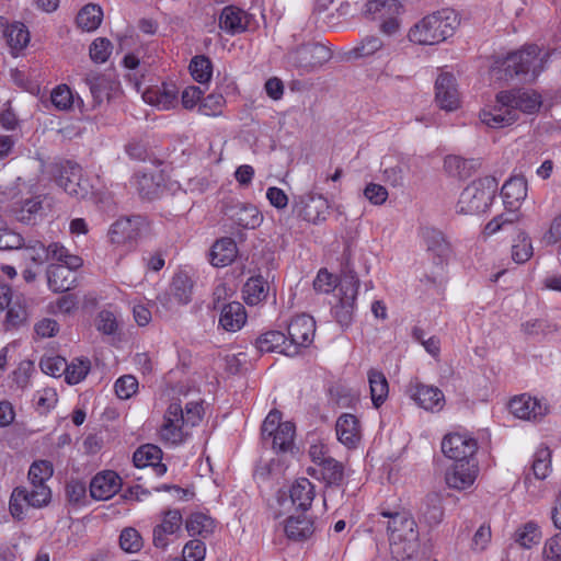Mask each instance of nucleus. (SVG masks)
<instances>
[{"label":"nucleus","instance_id":"obj_63","mask_svg":"<svg viewBox=\"0 0 561 561\" xmlns=\"http://www.w3.org/2000/svg\"><path fill=\"white\" fill-rule=\"evenodd\" d=\"M422 514L430 525H437L443 520L444 508L437 496L427 497L426 507Z\"/></svg>","mask_w":561,"mask_h":561},{"label":"nucleus","instance_id":"obj_12","mask_svg":"<svg viewBox=\"0 0 561 561\" xmlns=\"http://www.w3.org/2000/svg\"><path fill=\"white\" fill-rule=\"evenodd\" d=\"M497 101L504 105L525 114H534L539 111L542 105V99L539 93L534 90L515 89L510 91H501L497 93Z\"/></svg>","mask_w":561,"mask_h":561},{"label":"nucleus","instance_id":"obj_51","mask_svg":"<svg viewBox=\"0 0 561 561\" xmlns=\"http://www.w3.org/2000/svg\"><path fill=\"white\" fill-rule=\"evenodd\" d=\"M41 209L42 201L38 196L28 198L23 202L20 208L15 209V218L25 225L34 224L35 217Z\"/></svg>","mask_w":561,"mask_h":561},{"label":"nucleus","instance_id":"obj_39","mask_svg":"<svg viewBox=\"0 0 561 561\" xmlns=\"http://www.w3.org/2000/svg\"><path fill=\"white\" fill-rule=\"evenodd\" d=\"M170 291L180 305H187L192 300L193 280L184 273H176L171 282Z\"/></svg>","mask_w":561,"mask_h":561},{"label":"nucleus","instance_id":"obj_53","mask_svg":"<svg viewBox=\"0 0 561 561\" xmlns=\"http://www.w3.org/2000/svg\"><path fill=\"white\" fill-rule=\"evenodd\" d=\"M515 540L523 548H531L540 541V530L534 522H528L525 526L515 533Z\"/></svg>","mask_w":561,"mask_h":561},{"label":"nucleus","instance_id":"obj_20","mask_svg":"<svg viewBox=\"0 0 561 561\" xmlns=\"http://www.w3.org/2000/svg\"><path fill=\"white\" fill-rule=\"evenodd\" d=\"M510 412L522 420H537L547 414V407L538 399L526 393L513 398L508 403Z\"/></svg>","mask_w":561,"mask_h":561},{"label":"nucleus","instance_id":"obj_4","mask_svg":"<svg viewBox=\"0 0 561 561\" xmlns=\"http://www.w3.org/2000/svg\"><path fill=\"white\" fill-rule=\"evenodd\" d=\"M332 49L320 42L310 41L290 47L285 60L288 67L297 70L298 75L311 73L332 58Z\"/></svg>","mask_w":561,"mask_h":561},{"label":"nucleus","instance_id":"obj_31","mask_svg":"<svg viewBox=\"0 0 561 561\" xmlns=\"http://www.w3.org/2000/svg\"><path fill=\"white\" fill-rule=\"evenodd\" d=\"M247 322L245 308L241 302L231 301L224 305L219 317V325L228 332L239 331Z\"/></svg>","mask_w":561,"mask_h":561},{"label":"nucleus","instance_id":"obj_3","mask_svg":"<svg viewBox=\"0 0 561 561\" xmlns=\"http://www.w3.org/2000/svg\"><path fill=\"white\" fill-rule=\"evenodd\" d=\"M497 186V180L491 175L472 181L460 193L457 203L458 213L465 215L485 213L495 198Z\"/></svg>","mask_w":561,"mask_h":561},{"label":"nucleus","instance_id":"obj_48","mask_svg":"<svg viewBox=\"0 0 561 561\" xmlns=\"http://www.w3.org/2000/svg\"><path fill=\"white\" fill-rule=\"evenodd\" d=\"M25 502L28 506L41 508L44 505H35L33 500L31 499L30 491L24 486H16L11 494L9 502V510L11 515L16 519L23 518V505Z\"/></svg>","mask_w":561,"mask_h":561},{"label":"nucleus","instance_id":"obj_36","mask_svg":"<svg viewBox=\"0 0 561 561\" xmlns=\"http://www.w3.org/2000/svg\"><path fill=\"white\" fill-rule=\"evenodd\" d=\"M295 433L296 427L294 423L283 422L276 433L271 436L267 445H271L275 451H289L294 446Z\"/></svg>","mask_w":561,"mask_h":561},{"label":"nucleus","instance_id":"obj_41","mask_svg":"<svg viewBox=\"0 0 561 561\" xmlns=\"http://www.w3.org/2000/svg\"><path fill=\"white\" fill-rule=\"evenodd\" d=\"M103 19V11L96 4H87L78 13L76 22L78 27L83 31L91 32L96 30Z\"/></svg>","mask_w":561,"mask_h":561},{"label":"nucleus","instance_id":"obj_43","mask_svg":"<svg viewBox=\"0 0 561 561\" xmlns=\"http://www.w3.org/2000/svg\"><path fill=\"white\" fill-rule=\"evenodd\" d=\"M534 254L531 239L525 231H519L512 244V259L517 264H524Z\"/></svg>","mask_w":561,"mask_h":561},{"label":"nucleus","instance_id":"obj_2","mask_svg":"<svg viewBox=\"0 0 561 561\" xmlns=\"http://www.w3.org/2000/svg\"><path fill=\"white\" fill-rule=\"evenodd\" d=\"M460 24L457 12L444 8L424 16L409 31V39L419 45H436L454 35Z\"/></svg>","mask_w":561,"mask_h":561},{"label":"nucleus","instance_id":"obj_1","mask_svg":"<svg viewBox=\"0 0 561 561\" xmlns=\"http://www.w3.org/2000/svg\"><path fill=\"white\" fill-rule=\"evenodd\" d=\"M375 523L386 528L391 546L404 543L403 552L411 558L417 548V525L411 513L404 508L381 506Z\"/></svg>","mask_w":561,"mask_h":561},{"label":"nucleus","instance_id":"obj_38","mask_svg":"<svg viewBox=\"0 0 561 561\" xmlns=\"http://www.w3.org/2000/svg\"><path fill=\"white\" fill-rule=\"evenodd\" d=\"M134 185L144 199H154L161 192V184L156 180L154 175L146 172H137L134 175Z\"/></svg>","mask_w":561,"mask_h":561},{"label":"nucleus","instance_id":"obj_16","mask_svg":"<svg viewBox=\"0 0 561 561\" xmlns=\"http://www.w3.org/2000/svg\"><path fill=\"white\" fill-rule=\"evenodd\" d=\"M122 488L121 477L113 470L96 473L89 485L90 496L96 501L113 497Z\"/></svg>","mask_w":561,"mask_h":561},{"label":"nucleus","instance_id":"obj_6","mask_svg":"<svg viewBox=\"0 0 561 561\" xmlns=\"http://www.w3.org/2000/svg\"><path fill=\"white\" fill-rule=\"evenodd\" d=\"M358 287L357 274L352 270L345 271L337 285L339 301L331 309L333 318L342 329H347L354 320Z\"/></svg>","mask_w":561,"mask_h":561},{"label":"nucleus","instance_id":"obj_61","mask_svg":"<svg viewBox=\"0 0 561 561\" xmlns=\"http://www.w3.org/2000/svg\"><path fill=\"white\" fill-rule=\"evenodd\" d=\"M138 390V380L131 375H124L115 382V392L119 399H129Z\"/></svg>","mask_w":561,"mask_h":561},{"label":"nucleus","instance_id":"obj_18","mask_svg":"<svg viewBox=\"0 0 561 561\" xmlns=\"http://www.w3.org/2000/svg\"><path fill=\"white\" fill-rule=\"evenodd\" d=\"M435 99L439 107L455 111L459 106V93L456 78L448 72L440 73L435 82Z\"/></svg>","mask_w":561,"mask_h":561},{"label":"nucleus","instance_id":"obj_5","mask_svg":"<svg viewBox=\"0 0 561 561\" xmlns=\"http://www.w3.org/2000/svg\"><path fill=\"white\" fill-rule=\"evenodd\" d=\"M48 172L54 182L68 195L84 199L93 195V186L82 175V168L73 161L64 160L51 163Z\"/></svg>","mask_w":561,"mask_h":561},{"label":"nucleus","instance_id":"obj_15","mask_svg":"<svg viewBox=\"0 0 561 561\" xmlns=\"http://www.w3.org/2000/svg\"><path fill=\"white\" fill-rule=\"evenodd\" d=\"M316 322L311 316L300 314L291 319L287 327V341L290 345L297 347V354L300 347L309 346L314 337Z\"/></svg>","mask_w":561,"mask_h":561},{"label":"nucleus","instance_id":"obj_42","mask_svg":"<svg viewBox=\"0 0 561 561\" xmlns=\"http://www.w3.org/2000/svg\"><path fill=\"white\" fill-rule=\"evenodd\" d=\"M424 240L427 251L433 252L440 261L449 255L450 247L442 231L436 229H426L424 231Z\"/></svg>","mask_w":561,"mask_h":561},{"label":"nucleus","instance_id":"obj_64","mask_svg":"<svg viewBox=\"0 0 561 561\" xmlns=\"http://www.w3.org/2000/svg\"><path fill=\"white\" fill-rule=\"evenodd\" d=\"M178 104V90L176 87L171 84H163L157 93L156 105L162 110H170Z\"/></svg>","mask_w":561,"mask_h":561},{"label":"nucleus","instance_id":"obj_60","mask_svg":"<svg viewBox=\"0 0 561 561\" xmlns=\"http://www.w3.org/2000/svg\"><path fill=\"white\" fill-rule=\"evenodd\" d=\"M112 43L104 37H99L90 45V57L98 64H103L107 60L112 53Z\"/></svg>","mask_w":561,"mask_h":561},{"label":"nucleus","instance_id":"obj_30","mask_svg":"<svg viewBox=\"0 0 561 561\" xmlns=\"http://www.w3.org/2000/svg\"><path fill=\"white\" fill-rule=\"evenodd\" d=\"M289 497L297 511L306 513L314 499V485L309 479L299 478L289 488Z\"/></svg>","mask_w":561,"mask_h":561},{"label":"nucleus","instance_id":"obj_57","mask_svg":"<svg viewBox=\"0 0 561 561\" xmlns=\"http://www.w3.org/2000/svg\"><path fill=\"white\" fill-rule=\"evenodd\" d=\"M42 371L48 376L58 378L67 370V360L59 356H44L39 362Z\"/></svg>","mask_w":561,"mask_h":561},{"label":"nucleus","instance_id":"obj_62","mask_svg":"<svg viewBox=\"0 0 561 561\" xmlns=\"http://www.w3.org/2000/svg\"><path fill=\"white\" fill-rule=\"evenodd\" d=\"M206 556V546L201 539L187 541L182 551L184 561H203Z\"/></svg>","mask_w":561,"mask_h":561},{"label":"nucleus","instance_id":"obj_26","mask_svg":"<svg viewBox=\"0 0 561 561\" xmlns=\"http://www.w3.org/2000/svg\"><path fill=\"white\" fill-rule=\"evenodd\" d=\"M183 519L179 510H169L164 512L161 524L154 526L152 536L153 545L157 548L164 549L168 546L167 535H173L180 530Z\"/></svg>","mask_w":561,"mask_h":561},{"label":"nucleus","instance_id":"obj_55","mask_svg":"<svg viewBox=\"0 0 561 561\" xmlns=\"http://www.w3.org/2000/svg\"><path fill=\"white\" fill-rule=\"evenodd\" d=\"M551 468V453L548 448H541L536 451L534 456L533 461V472L534 476L539 479L543 480L548 477Z\"/></svg>","mask_w":561,"mask_h":561},{"label":"nucleus","instance_id":"obj_56","mask_svg":"<svg viewBox=\"0 0 561 561\" xmlns=\"http://www.w3.org/2000/svg\"><path fill=\"white\" fill-rule=\"evenodd\" d=\"M119 546L124 551L135 553L142 548V538L137 529L126 527L119 535Z\"/></svg>","mask_w":561,"mask_h":561},{"label":"nucleus","instance_id":"obj_35","mask_svg":"<svg viewBox=\"0 0 561 561\" xmlns=\"http://www.w3.org/2000/svg\"><path fill=\"white\" fill-rule=\"evenodd\" d=\"M368 382L373 404L375 408H379L388 398V380L382 371L371 368L368 370Z\"/></svg>","mask_w":561,"mask_h":561},{"label":"nucleus","instance_id":"obj_19","mask_svg":"<svg viewBox=\"0 0 561 561\" xmlns=\"http://www.w3.org/2000/svg\"><path fill=\"white\" fill-rule=\"evenodd\" d=\"M255 348L260 353H279L286 356L297 355V347L288 343L287 336L280 331H267L255 339Z\"/></svg>","mask_w":561,"mask_h":561},{"label":"nucleus","instance_id":"obj_9","mask_svg":"<svg viewBox=\"0 0 561 561\" xmlns=\"http://www.w3.org/2000/svg\"><path fill=\"white\" fill-rule=\"evenodd\" d=\"M53 473V463L48 460H36L31 465L28 480L32 489L28 491L35 505H47L50 502L51 492L46 482Z\"/></svg>","mask_w":561,"mask_h":561},{"label":"nucleus","instance_id":"obj_37","mask_svg":"<svg viewBox=\"0 0 561 561\" xmlns=\"http://www.w3.org/2000/svg\"><path fill=\"white\" fill-rule=\"evenodd\" d=\"M501 194L505 205L513 206L527 195V182L523 176H513L502 186Z\"/></svg>","mask_w":561,"mask_h":561},{"label":"nucleus","instance_id":"obj_44","mask_svg":"<svg viewBox=\"0 0 561 561\" xmlns=\"http://www.w3.org/2000/svg\"><path fill=\"white\" fill-rule=\"evenodd\" d=\"M234 222L245 229H254L262 222V215L253 205H240L232 215Z\"/></svg>","mask_w":561,"mask_h":561},{"label":"nucleus","instance_id":"obj_40","mask_svg":"<svg viewBox=\"0 0 561 561\" xmlns=\"http://www.w3.org/2000/svg\"><path fill=\"white\" fill-rule=\"evenodd\" d=\"M50 100L53 105L59 111H68L75 103H77V106L81 111H83L85 106L83 100L79 95L75 99L71 90L66 84L57 85L50 93Z\"/></svg>","mask_w":561,"mask_h":561},{"label":"nucleus","instance_id":"obj_22","mask_svg":"<svg viewBox=\"0 0 561 561\" xmlns=\"http://www.w3.org/2000/svg\"><path fill=\"white\" fill-rule=\"evenodd\" d=\"M248 18L249 14L244 10L236 5H227L219 14L218 25L221 31L229 35L241 34L248 28Z\"/></svg>","mask_w":561,"mask_h":561},{"label":"nucleus","instance_id":"obj_27","mask_svg":"<svg viewBox=\"0 0 561 561\" xmlns=\"http://www.w3.org/2000/svg\"><path fill=\"white\" fill-rule=\"evenodd\" d=\"M238 247L232 238L224 237L215 241L209 252V262L215 267H225L234 262Z\"/></svg>","mask_w":561,"mask_h":561},{"label":"nucleus","instance_id":"obj_52","mask_svg":"<svg viewBox=\"0 0 561 561\" xmlns=\"http://www.w3.org/2000/svg\"><path fill=\"white\" fill-rule=\"evenodd\" d=\"M226 100L220 93H210L203 98L198 104V112L206 116L220 115Z\"/></svg>","mask_w":561,"mask_h":561},{"label":"nucleus","instance_id":"obj_34","mask_svg":"<svg viewBox=\"0 0 561 561\" xmlns=\"http://www.w3.org/2000/svg\"><path fill=\"white\" fill-rule=\"evenodd\" d=\"M268 290V283L262 275H256L245 282L242 293L245 302L255 306L266 299Z\"/></svg>","mask_w":561,"mask_h":561},{"label":"nucleus","instance_id":"obj_33","mask_svg":"<svg viewBox=\"0 0 561 561\" xmlns=\"http://www.w3.org/2000/svg\"><path fill=\"white\" fill-rule=\"evenodd\" d=\"M383 48V42L376 35H367L353 48L344 53L345 60L362 59L374 56Z\"/></svg>","mask_w":561,"mask_h":561},{"label":"nucleus","instance_id":"obj_17","mask_svg":"<svg viewBox=\"0 0 561 561\" xmlns=\"http://www.w3.org/2000/svg\"><path fill=\"white\" fill-rule=\"evenodd\" d=\"M183 409L180 402H171L164 413L160 436L164 442L179 444L183 442Z\"/></svg>","mask_w":561,"mask_h":561},{"label":"nucleus","instance_id":"obj_59","mask_svg":"<svg viewBox=\"0 0 561 561\" xmlns=\"http://www.w3.org/2000/svg\"><path fill=\"white\" fill-rule=\"evenodd\" d=\"M68 501L75 505H83L87 502V485L78 479H71L66 484Z\"/></svg>","mask_w":561,"mask_h":561},{"label":"nucleus","instance_id":"obj_58","mask_svg":"<svg viewBox=\"0 0 561 561\" xmlns=\"http://www.w3.org/2000/svg\"><path fill=\"white\" fill-rule=\"evenodd\" d=\"M27 310L24 306L19 302H13L8 307L5 317V328L8 330L18 329L24 325L27 321Z\"/></svg>","mask_w":561,"mask_h":561},{"label":"nucleus","instance_id":"obj_50","mask_svg":"<svg viewBox=\"0 0 561 561\" xmlns=\"http://www.w3.org/2000/svg\"><path fill=\"white\" fill-rule=\"evenodd\" d=\"M397 0H370L366 3V14L371 19H383L389 14H399Z\"/></svg>","mask_w":561,"mask_h":561},{"label":"nucleus","instance_id":"obj_28","mask_svg":"<svg viewBox=\"0 0 561 561\" xmlns=\"http://www.w3.org/2000/svg\"><path fill=\"white\" fill-rule=\"evenodd\" d=\"M336 435L339 440L347 446L354 448L360 440V425L358 419L350 413L342 414L336 421Z\"/></svg>","mask_w":561,"mask_h":561},{"label":"nucleus","instance_id":"obj_10","mask_svg":"<svg viewBox=\"0 0 561 561\" xmlns=\"http://www.w3.org/2000/svg\"><path fill=\"white\" fill-rule=\"evenodd\" d=\"M405 393L420 408L426 411L438 412L445 405L443 391L435 386L421 382L417 378L410 380L405 387Z\"/></svg>","mask_w":561,"mask_h":561},{"label":"nucleus","instance_id":"obj_13","mask_svg":"<svg viewBox=\"0 0 561 561\" xmlns=\"http://www.w3.org/2000/svg\"><path fill=\"white\" fill-rule=\"evenodd\" d=\"M83 82L89 88L92 98L91 110L100 106L104 100H110L119 89V81L108 73L90 72Z\"/></svg>","mask_w":561,"mask_h":561},{"label":"nucleus","instance_id":"obj_32","mask_svg":"<svg viewBox=\"0 0 561 561\" xmlns=\"http://www.w3.org/2000/svg\"><path fill=\"white\" fill-rule=\"evenodd\" d=\"M215 520L204 513H192L185 520V529L191 537L208 538L215 530Z\"/></svg>","mask_w":561,"mask_h":561},{"label":"nucleus","instance_id":"obj_21","mask_svg":"<svg viewBox=\"0 0 561 561\" xmlns=\"http://www.w3.org/2000/svg\"><path fill=\"white\" fill-rule=\"evenodd\" d=\"M477 474V460L455 462L453 469L446 473V483L449 488L465 490L473 484Z\"/></svg>","mask_w":561,"mask_h":561},{"label":"nucleus","instance_id":"obj_25","mask_svg":"<svg viewBox=\"0 0 561 561\" xmlns=\"http://www.w3.org/2000/svg\"><path fill=\"white\" fill-rule=\"evenodd\" d=\"M47 284L55 293H66L77 283V275L65 265L49 264L46 270Z\"/></svg>","mask_w":561,"mask_h":561},{"label":"nucleus","instance_id":"obj_24","mask_svg":"<svg viewBox=\"0 0 561 561\" xmlns=\"http://www.w3.org/2000/svg\"><path fill=\"white\" fill-rule=\"evenodd\" d=\"M162 450L152 444H146L136 449L133 462L137 468L152 467L156 476L161 477L167 472V466L161 462Z\"/></svg>","mask_w":561,"mask_h":561},{"label":"nucleus","instance_id":"obj_23","mask_svg":"<svg viewBox=\"0 0 561 561\" xmlns=\"http://www.w3.org/2000/svg\"><path fill=\"white\" fill-rule=\"evenodd\" d=\"M481 123L491 128H504L518 121L519 115L515 110L504 105L503 102L496 100V104L490 110L480 112Z\"/></svg>","mask_w":561,"mask_h":561},{"label":"nucleus","instance_id":"obj_54","mask_svg":"<svg viewBox=\"0 0 561 561\" xmlns=\"http://www.w3.org/2000/svg\"><path fill=\"white\" fill-rule=\"evenodd\" d=\"M519 220V214L516 210H508L495 216L490 220L483 230L485 236H492L497 231L505 228V226L513 225Z\"/></svg>","mask_w":561,"mask_h":561},{"label":"nucleus","instance_id":"obj_46","mask_svg":"<svg viewBox=\"0 0 561 561\" xmlns=\"http://www.w3.org/2000/svg\"><path fill=\"white\" fill-rule=\"evenodd\" d=\"M190 72L198 83H207L213 76V62L205 55H196L191 59L188 66Z\"/></svg>","mask_w":561,"mask_h":561},{"label":"nucleus","instance_id":"obj_7","mask_svg":"<svg viewBox=\"0 0 561 561\" xmlns=\"http://www.w3.org/2000/svg\"><path fill=\"white\" fill-rule=\"evenodd\" d=\"M541 50L537 45H529L522 50L511 53L504 61V70L507 76H524L526 80H535L543 69V57H539Z\"/></svg>","mask_w":561,"mask_h":561},{"label":"nucleus","instance_id":"obj_49","mask_svg":"<svg viewBox=\"0 0 561 561\" xmlns=\"http://www.w3.org/2000/svg\"><path fill=\"white\" fill-rule=\"evenodd\" d=\"M91 369L89 358H75L70 364L67 363L65 370V380L68 385H77L81 382Z\"/></svg>","mask_w":561,"mask_h":561},{"label":"nucleus","instance_id":"obj_47","mask_svg":"<svg viewBox=\"0 0 561 561\" xmlns=\"http://www.w3.org/2000/svg\"><path fill=\"white\" fill-rule=\"evenodd\" d=\"M323 481L329 486H341L344 481L345 472L342 462L330 458L320 467Z\"/></svg>","mask_w":561,"mask_h":561},{"label":"nucleus","instance_id":"obj_8","mask_svg":"<svg viewBox=\"0 0 561 561\" xmlns=\"http://www.w3.org/2000/svg\"><path fill=\"white\" fill-rule=\"evenodd\" d=\"M150 221L141 215L121 217L112 224L108 230V238L112 244L125 247L131 250L138 240L148 233Z\"/></svg>","mask_w":561,"mask_h":561},{"label":"nucleus","instance_id":"obj_29","mask_svg":"<svg viewBox=\"0 0 561 561\" xmlns=\"http://www.w3.org/2000/svg\"><path fill=\"white\" fill-rule=\"evenodd\" d=\"M284 530L288 539L304 541L309 539L314 533V522L305 513L297 516H289L285 520Z\"/></svg>","mask_w":561,"mask_h":561},{"label":"nucleus","instance_id":"obj_11","mask_svg":"<svg viewBox=\"0 0 561 561\" xmlns=\"http://www.w3.org/2000/svg\"><path fill=\"white\" fill-rule=\"evenodd\" d=\"M477 450V440L467 434L450 433L442 440V451L455 462L476 460Z\"/></svg>","mask_w":561,"mask_h":561},{"label":"nucleus","instance_id":"obj_45","mask_svg":"<svg viewBox=\"0 0 561 561\" xmlns=\"http://www.w3.org/2000/svg\"><path fill=\"white\" fill-rule=\"evenodd\" d=\"M4 38L12 50L20 51L27 46L30 32L23 23L14 22L9 24Z\"/></svg>","mask_w":561,"mask_h":561},{"label":"nucleus","instance_id":"obj_14","mask_svg":"<svg viewBox=\"0 0 561 561\" xmlns=\"http://www.w3.org/2000/svg\"><path fill=\"white\" fill-rule=\"evenodd\" d=\"M297 215L311 224H320L327 219L329 204L322 195L307 194L295 201Z\"/></svg>","mask_w":561,"mask_h":561}]
</instances>
